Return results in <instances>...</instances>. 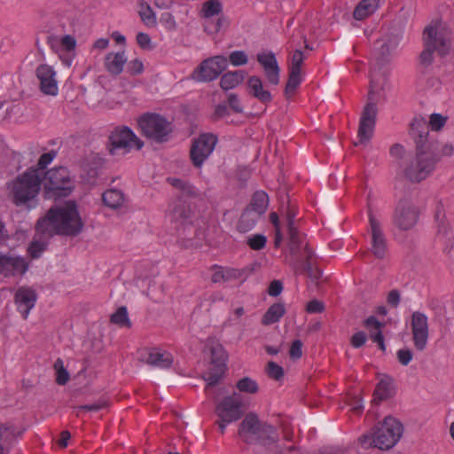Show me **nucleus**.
Here are the masks:
<instances>
[{
  "label": "nucleus",
  "mask_w": 454,
  "mask_h": 454,
  "mask_svg": "<svg viewBox=\"0 0 454 454\" xmlns=\"http://www.w3.org/2000/svg\"><path fill=\"white\" fill-rule=\"evenodd\" d=\"M410 135L416 144V153L398 162L400 175L411 183H420L434 170L438 157V141L428 139L426 119L415 117L410 124Z\"/></svg>",
  "instance_id": "nucleus-1"
},
{
  "label": "nucleus",
  "mask_w": 454,
  "mask_h": 454,
  "mask_svg": "<svg viewBox=\"0 0 454 454\" xmlns=\"http://www.w3.org/2000/svg\"><path fill=\"white\" fill-rule=\"evenodd\" d=\"M82 228L83 223L76 204L73 200L51 207L35 225L37 233L46 239H50L54 235L74 237L82 231Z\"/></svg>",
  "instance_id": "nucleus-2"
},
{
  "label": "nucleus",
  "mask_w": 454,
  "mask_h": 454,
  "mask_svg": "<svg viewBox=\"0 0 454 454\" xmlns=\"http://www.w3.org/2000/svg\"><path fill=\"white\" fill-rule=\"evenodd\" d=\"M43 179L35 168H27L7 184L9 198L20 207L31 209L37 204Z\"/></svg>",
  "instance_id": "nucleus-3"
},
{
  "label": "nucleus",
  "mask_w": 454,
  "mask_h": 454,
  "mask_svg": "<svg viewBox=\"0 0 454 454\" xmlns=\"http://www.w3.org/2000/svg\"><path fill=\"white\" fill-rule=\"evenodd\" d=\"M450 35L449 27L442 21L429 23L423 31L424 50L419 55L420 63L430 66L434 61V52L439 56H446L450 50Z\"/></svg>",
  "instance_id": "nucleus-4"
},
{
  "label": "nucleus",
  "mask_w": 454,
  "mask_h": 454,
  "mask_svg": "<svg viewBox=\"0 0 454 454\" xmlns=\"http://www.w3.org/2000/svg\"><path fill=\"white\" fill-rule=\"evenodd\" d=\"M403 432L400 421L392 417H387L371 432L359 437L358 442L364 449L375 447L380 450H389L400 440Z\"/></svg>",
  "instance_id": "nucleus-5"
},
{
  "label": "nucleus",
  "mask_w": 454,
  "mask_h": 454,
  "mask_svg": "<svg viewBox=\"0 0 454 454\" xmlns=\"http://www.w3.org/2000/svg\"><path fill=\"white\" fill-rule=\"evenodd\" d=\"M238 435L247 444H271L278 441L276 428L262 421L254 412H248L239 425Z\"/></svg>",
  "instance_id": "nucleus-6"
},
{
  "label": "nucleus",
  "mask_w": 454,
  "mask_h": 454,
  "mask_svg": "<svg viewBox=\"0 0 454 454\" xmlns=\"http://www.w3.org/2000/svg\"><path fill=\"white\" fill-rule=\"evenodd\" d=\"M45 196L48 199L67 197L74 188L69 170L65 167L51 168L42 176Z\"/></svg>",
  "instance_id": "nucleus-7"
},
{
  "label": "nucleus",
  "mask_w": 454,
  "mask_h": 454,
  "mask_svg": "<svg viewBox=\"0 0 454 454\" xmlns=\"http://www.w3.org/2000/svg\"><path fill=\"white\" fill-rule=\"evenodd\" d=\"M137 121L142 134L157 143L167 142L173 131L172 122L158 114H145Z\"/></svg>",
  "instance_id": "nucleus-8"
},
{
  "label": "nucleus",
  "mask_w": 454,
  "mask_h": 454,
  "mask_svg": "<svg viewBox=\"0 0 454 454\" xmlns=\"http://www.w3.org/2000/svg\"><path fill=\"white\" fill-rule=\"evenodd\" d=\"M144 142L126 126L114 128L108 136V151L111 155L126 154L131 149L140 150Z\"/></svg>",
  "instance_id": "nucleus-9"
},
{
  "label": "nucleus",
  "mask_w": 454,
  "mask_h": 454,
  "mask_svg": "<svg viewBox=\"0 0 454 454\" xmlns=\"http://www.w3.org/2000/svg\"><path fill=\"white\" fill-rule=\"evenodd\" d=\"M420 211L415 201L410 196L402 197L393 213V223L400 231H410L419 222Z\"/></svg>",
  "instance_id": "nucleus-10"
},
{
  "label": "nucleus",
  "mask_w": 454,
  "mask_h": 454,
  "mask_svg": "<svg viewBox=\"0 0 454 454\" xmlns=\"http://www.w3.org/2000/svg\"><path fill=\"white\" fill-rule=\"evenodd\" d=\"M377 90V86L375 85V82L373 79L371 80L370 90L368 93V102L365 105L362 117L359 122L358 128V137L359 141L356 142L354 145L356 146L358 145H364L370 141L372 137L374 126L376 122V115H377V106L373 98L375 90Z\"/></svg>",
  "instance_id": "nucleus-11"
},
{
  "label": "nucleus",
  "mask_w": 454,
  "mask_h": 454,
  "mask_svg": "<svg viewBox=\"0 0 454 454\" xmlns=\"http://www.w3.org/2000/svg\"><path fill=\"white\" fill-rule=\"evenodd\" d=\"M228 67V59L223 55H216L204 59L192 73V80L207 82L215 80Z\"/></svg>",
  "instance_id": "nucleus-12"
},
{
  "label": "nucleus",
  "mask_w": 454,
  "mask_h": 454,
  "mask_svg": "<svg viewBox=\"0 0 454 454\" xmlns=\"http://www.w3.org/2000/svg\"><path fill=\"white\" fill-rule=\"evenodd\" d=\"M288 253L290 264L294 268L311 260L315 254L306 238L300 233L288 235Z\"/></svg>",
  "instance_id": "nucleus-13"
},
{
  "label": "nucleus",
  "mask_w": 454,
  "mask_h": 454,
  "mask_svg": "<svg viewBox=\"0 0 454 454\" xmlns=\"http://www.w3.org/2000/svg\"><path fill=\"white\" fill-rule=\"evenodd\" d=\"M434 219L436 228V239L442 244L444 252L449 253L454 246V236L442 201H438L436 204Z\"/></svg>",
  "instance_id": "nucleus-14"
},
{
  "label": "nucleus",
  "mask_w": 454,
  "mask_h": 454,
  "mask_svg": "<svg viewBox=\"0 0 454 454\" xmlns=\"http://www.w3.org/2000/svg\"><path fill=\"white\" fill-rule=\"evenodd\" d=\"M368 219L371 233V252L378 259H383L386 255L387 247L381 223L372 212V206L367 204Z\"/></svg>",
  "instance_id": "nucleus-15"
},
{
  "label": "nucleus",
  "mask_w": 454,
  "mask_h": 454,
  "mask_svg": "<svg viewBox=\"0 0 454 454\" xmlns=\"http://www.w3.org/2000/svg\"><path fill=\"white\" fill-rule=\"evenodd\" d=\"M227 355L222 345L211 348V367L203 379L207 382V388L218 384L226 370Z\"/></svg>",
  "instance_id": "nucleus-16"
},
{
  "label": "nucleus",
  "mask_w": 454,
  "mask_h": 454,
  "mask_svg": "<svg viewBox=\"0 0 454 454\" xmlns=\"http://www.w3.org/2000/svg\"><path fill=\"white\" fill-rule=\"evenodd\" d=\"M412 342L418 351H424L429 338L428 318L426 314L414 311L411 317Z\"/></svg>",
  "instance_id": "nucleus-17"
},
{
  "label": "nucleus",
  "mask_w": 454,
  "mask_h": 454,
  "mask_svg": "<svg viewBox=\"0 0 454 454\" xmlns=\"http://www.w3.org/2000/svg\"><path fill=\"white\" fill-rule=\"evenodd\" d=\"M216 143V136L210 133L202 134L193 141L190 155L196 168L203 165L205 160L212 153Z\"/></svg>",
  "instance_id": "nucleus-18"
},
{
  "label": "nucleus",
  "mask_w": 454,
  "mask_h": 454,
  "mask_svg": "<svg viewBox=\"0 0 454 454\" xmlns=\"http://www.w3.org/2000/svg\"><path fill=\"white\" fill-rule=\"evenodd\" d=\"M242 406L241 396L234 393L219 402L215 407V412L219 419L227 422H234L242 417Z\"/></svg>",
  "instance_id": "nucleus-19"
},
{
  "label": "nucleus",
  "mask_w": 454,
  "mask_h": 454,
  "mask_svg": "<svg viewBox=\"0 0 454 454\" xmlns=\"http://www.w3.org/2000/svg\"><path fill=\"white\" fill-rule=\"evenodd\" d=\"M35 76L39 81V90L43 95L56 97L59 94L57 73L53 67L40 64L35 69Z\"/></svg>",
  "instance_id": "nucleus-20"
},
{
  "label": "nucleus",
  "mask_w": 454,
  "mask_h": 454,
  "mask_svg": "<svg viewBox=\"0 0 454 454\" xmlns=\"http://www.w3.org/2000/svg\"><path fill=\"white\" fill-rule=\"evenodd\" d=\"M257 61L262 67L268 82L277 86L280 81V68L274 53L270 51L258 53Z\"/></svg>",
  "instance_id": "nucleus-21"
},
{
  "label": "nucleus",
  "mask_w": 454,
  "mask_h": 454,
  "mask_svg": "<svg viewBox=\"0 0 454 454\" xmlns=\"http://www.w3.org/2000/svg\"><path fill=\"white\" fill-rule=\"evenodd\" d=\"M140 361L155 368L168 369L173 364V356L156 348H148L141 355Z\"/></svg>",
  "instance_id": "nucleus-22"
},
{
  "label": "nucleus",
  "mask_w": 454,
  "mask_h": 454,
  "mask_svg": "<svg viewBox=\"0 0 454 454\" xmlns=\"http://www.w3.org/2000/svg\"><path fill=\"white\" fill-rule=\"evenodd\" d=\"M37 299L35 291L30 287H20L15 294V303L23 318H27Z\"/></svg>",
  "instance_id": "nucleus-23"
},
{
  "label": "nucleus",
  "mask_w": 454,
  "mask_h": 454,
  "mask_svg": "<svg viewBox=\"0 0 454 454\" xmlns=\"http://www.w3.org/2000/svg\"><path fill=\"white\" fill-rule=\"evenodd\" d=\"M27 269V265L23 258L0 254V274H24Z\"/></svg>",
  "instance_id": "nucleus-24"
},
{
  "label": "nucleus",
  "mask_w": 454,
  "mask_h": 454,
  "mask_svg": "<svg viewBox=\"0 0 454 454\" xmlns=\"http://www.w3.org/2000/svg\"><path fill=\"white\" fill-rule=\"evenodd\" d=\"M247 90L250 96L262 104H269L272 101L271 93L264 88L262 81L259 76L252 75L248 78Z\"/></svg>",
  "instance_id": "nucleus-25"
},
{
  "label": "nucleus",
  "mask_w": 454,
  "mask_h": 454,
  "mask_svg": "<svg viewBox=\"0 0 454 454\" xmlns=\"http://www.w3.org/2000/svg\"><path fill=\"white\" fill-rule=\"evenodd\" d=\"M192 215V211L183 200H177L169 206L168 215L172 222L185 224Z\"/></svg>",
  "instance_id": "nucleus-26"
},
{
  "label": "nucleus",
  "mask_w": 454,
  "mask_h": 454,
  "mask_svg": "<svg viewBox=\"0 0 454 454\" xmlns=\"http://www.w3.org/2000/svg\"><path fill=\"white\" fill-rule=\"evenodd\" d=\"M211 280L213 283L228 282L241 278L246 270H237L233 268H223L219 266L213 267Z\"/></svg>",
  "instance_id": "nucleus-27"
},
{
  "label": "nucleus",
  "mask_w": 454,
  "mask_h": 454,
  "mask_svg": "<svg viewBox=\"0 0 454 454\" xmlns=\"http://www.w3.org/2000/svg\"><path fill=\"white\" fill-rule=\"evenodd\" d=\"M16 436L15 427L13 425L9 423H0V454L10 453Z\"/></svg>",
  "instance_id": "nucleus-28"
},
{
  "label": "nucleus",
  "mask_w": 454,
  "mask_h": 454,
  "mask_svg": "<svg viewBox=\"0 0 454 454\" xmlns=\"http://www.w3.org/2000/svg\"><path fill=\"white\" fill-rule=\"evenodd\" d=\"M126 61L127 59L125 58L124 51L118 53L110 52L106 56L105 66L109 73L117 75L122 72Z\"/></svg>",
  "instance_id": "nucleus-29"
},
{
  "label": "nucleus",
  "mask_w": 454,
  "mask_h": 454,
  "mask_svg": "<svg viewBox=\"0 0 454 454\" xmlns=\"http://www.w3.org/2000/svg\"><path fill=\"white\" fill-rule=\"evenodd\" d=\"M269 206V196L263 191H256L251 199L247 209H250L259 215H262Z\"/></svg>",
  "instance_id": "nucleus-30"
},
{
  "label": "nucleus",
  "mask_w": 454,
  "mask_h": 454,
  "mask_svg": "<svg viewBox=\"0 0 454 454\" xmlns=\"http://www.w3.org/2000/svg\"><path fill=\"white\" fill-rule=\"evenodd\" d=\"M379 7V0H361L354 10L353 17L362 20L372 15Z\"/></svg>",
  "instance_id": "nucleus-31"
},
{
  "label": "nucleus",
  "mask_w": 454,
  "mask_h": 454,
  "mask_svg": "<svg viewBox=\"0 0 454 454\" xmlns=\"http://www.w3.org/2000/svg\"><path fill=\"white\" fill-rule=\"evenodd\" d=\"M394 393L393 380L385 376L378 383L374 391V402H380L392 396Z\"/></svg>",
  "instance_id": "nucleus-32"
},
{
  "label": "nucleus",
  "mask_w": 454,
  "mask_h": 454,
  "mask_svg": "<svg viewBox=\"0 0 454 454\" xmlns=\"http://www.w3.org/2000/svg\"><path fill=\"white\" fill-rule=\"evenodd\" d=\"M261 217V215L252 210L246 208L239 218L238 230L243 233L250 231L254 228L256 223Z\"/></svg>",
  "instance_id": "nucleus-33"
},
{
  "label": "nucleus",
  "mask_w": 454,
  "mask_h": 454,
  "mask_svg": "<svg viewBox=\"0 0 454 454\" xmlns=\"http://www.w3.org/2000/svg\"><path fill=\"white\" fill-rule=\"evenodd\" d=\"M285 305L280 302H276L272 304L265 312L262 318V324L264 325H270L278 322L279 319L285 315Z\"/></svg>",
  "instance_id": "nucleus-34"
},
{
  "label": "nucleus",
  "mask_w": 454,
  "mask_h": 454,
  "mask_svg": "<svg viewBox=\"0 0 454 454\" xmlns=\"http://www.w3.org/2000/svg\"><path fill=\"white\" fill-rule=\"evenodd\" d=\"M102 200L106 206L116 209L123 205L125 197L121 191L118 189H109L103 193Z\"/></svg>",
  "instance_id": "nucleus-35"
},
{
  "label": "nucleus",
  "mask_w": 454,
  "mask_h": 454,
  "mask_svg": "<svg viewBox=\"0 0 454 454\" xmlns=\"http://www.w3.org/2000/svg\"><path fill=\"white\" fill-rule=\"evenodd\" d=\"M245 78V73L241 70L225 73L220 81L223 90H228L238 86Z\"/></svg>",
  "instance_id": "nucleus-36"
},
{
  "label": "nucleus",
  "mask_w": 454,
  "mask_h": 454,
  "mask_svg": "<svg viewBox=\"0 0 454 454\" xmlns=\"http://www.w3.org/2000/svg\"><path fill=\"white\" fill-rule=\"evenodd\" d=\"M48 240L36 232L27 249L29 255L34 259L39 258L46 249Z\"/></svg>",
  "instance_id": "nucleus-37"
},
{
  "label": "nucleus",
  "mask_w": 454,
  "mask_h": 454,
  "mask_svg": "<svg viewBox=\"0 0 454 454\" xmlns=\"http://www.w3.org/2000/svg\"><path fill=\"white\" fill-rule=\"evenodd\" d=\"M223 4L220 0H207L202 4L201 15L209 19L222 13Z\"/></svg>",
  "instance_id": "nucleus-38"
},
{
  "label": "nucleus",
  "mask_w": 454,
  "mask_h": 454,
  "mask_svg": "<svg viewBox=\"0 0 454 454\" xmlns=\"http://www.w3.org/2000/svg\"><path fill=\"white\" fill-rule=\"evenodd\" d=\"M301 82V72L289 70L288 81L285 87V96L286 98H290L292 97Z\"/></svg>",
  "instance_id": "nucleus-39"
},
{
  "label": "nucleus",
  "mask_w": 454,
  "mask_h": 454,
  "mask_svg": "<svg viewBox=\"0 0 454 454\" xmlns=\"http://www.w3.org/2000/svg\"><path fill=\"white\" fill-rule=\"evenodd\" d=\"M53 368L56 372V382L60 386L66 385L69 381L70 375L64 366L63 360L58 358L54 363Z\"/></svg>",
  "instance_id": "nucleus-40"
},
{
  "label": "nucleus",
  "mask_w": 454,
  "mask_h": 454,
  "mask_svg": "<svg viewBox=\"0 0 454 454\" xmlns=\"http://www.w3.org/2000/svg\"><path fill=\"white\" fill-rule=\"evenodd\" d=\"M111 322L121 326L130 327L131 323L128 317L126 307H120L112 316Z\"/></svg>",
  "instance_id": "nucleus-41"
},
{
  "label": "nucleus",
  "mask_w": 454,
  "mask_h": 454,
  "mask_svg": "<svg viewBox=\"0 0 454 454\" xmlns=\"http://www.w3.org/2000/svg\"><path fill=\"white\" fill-rule=\"evenodd\" d=\"M55 156L56 153L53 151L43 153L40 156L36 166L31 167L30 168H35L37 170V174H39V176L42 178L45 173L44 168L52 161Z\"/></svg>",
  "instance_id": "nucleus-42"
},
{
  "label": "nucleus",
  "mask_w": 454,
  "mask_h": 454,
  "mask_svg": "<svg viewBox=\"0 0 454 454\" xmlns=\"http://www.w3.org/2000/svg\"><path fill=\"white\" fill-rule=\"evenodd\" d=\"M237 388L240 392L254 394L258 391V385L251 378L244 377L237 382Z\"/></svg>",
  "instance_id": "nucleus-43"
},
{
  "label": "nucleus",
  "mask_w": 454,
  "mask_h": 454,
  "mask_svg": "<svg viewBox=\"0 0 454 454\" xmlns=\"http://www.w3.org/2000/svg\"><path fill=\"white\" fill-rule=\"evenodd\" d=\"M246 242L251 249L261 250L266 246L267 238L262 234H254L248 236Z\"/></svg>",
  "instance_id": "nucleus-44"
},
{
  "label": "nucleus",
  "mask_w": 454,
  "mask_h": 454,
  "mask_svg": "<svg viewBox=\"0 0 454 454\" xmlns=\"http://www.w3.org/2000/svg\"><path fill=\"white\" fill-rule=\"evenodd\" d=\"M295 210L287 201V207L286 211V220L287 223L288 235L299 233L297 228L294 225Z\"/></svg>",
  "instance_id": "nucleus-45"
},
{
  "label": "nucleus",
  "mask_w": 454,
  "mask_h": 454,
  "mask_svg": "<svg viewBox=\"0 0 454 454\" xmlns=\"http://www.w3.org/2000/svg\"><path fill=\"white\" fill-rule=\"evenodd\" d=\"M447 118L440 114H432L429 118V122H427V129L430 126L434 130H440L446 123Z\"/></svg>",
  "instance_id": "nucleus-46"
},
{
  "label": "nucleus",
  "mask_w": 454,
  "mask_h": 454,
  "mask_svg": "<svg viewBox=\"0 0 454 454\" xmlns=\"http://www.w3.org/2000/svg\"><path fill=\"white\" fill-rule=\"evenodd\" d=\"M390 155L396 160V164L399 161L407 160L409 156L406 155V151L401 144H394L389 150Z\"/></svg>",
  "instance_id": "nucleus-47"
},
{
  "label": "nucleus",
  "mask_w": 454,
  "mask_h": 454,
  "mask_svg": "<svg viewBox=\"0 0 454 454\" xmlns=\"http://www.w3.org/2000/svg\"><path fill=\"white\" fill-rule=\"evenodd\" d=\"M267 373L271 379L279 380L284 377V369L275 362L270 361L267 365Z\"/></svg>",
  "instance_id": "nucleus-48"
},
{
  "label": "nucleus",
  "mask_w": 454,
  "mask_h": 454,
  "mask_svg": "<svg viewBox=\"0 0 454 454\" xmlns=\"http://www.w3.org/2000/svg\"><path fill=\"white\" fill-rule=\"evenodd\" d=\"M230 62L234 66V67H239V66H243V65H246L248 61V58H247V55L246 54L245 51H232L231 54H230Z\"/></svg>",
  "instance_id": "nucleus-49"
},
{
  "label": "nucleus",
  "mask_w": 454,
  "mask_h": 454,
  "mask_svg": "<svg viewBox=\"0 0 454 454\" xmlns=\"http://www.w3.org/2000/svg\"><path fill=\"white\" fill-rule=\"evenodd\" d=\"M396 357L403 366H407L413 358V352L408 348H401L396 352Z\"/></svg>",
  "instance_id": "nucleus-50"
},
{
  "label": "nucleus",
  "mask_w": 454,
  "mask_h": 454,
  "mask_svg": "<svg viewBox=\"0 0 454 454\" xmlns=\"http://www.w3.org/2000/svg\"><path fill=\"white\" fill-rule=\"evenodd\" d=\"M223 300V296L220 293H211L204 295L203 300L200 303L201 307L206 308L207 310L211 309V305L215 301Z\"/></svg>",
  "instance_id": "nucleus-51"
},
{
  "label": "nucleus",
  "mask_w": 454,
  "mask_h": 454,
  "mask_svg": "<svg viewBox=\"0 0 454 454\" xmlns=\"http://www.w3.org/2000/svg\"><path fill=\"white\" fill-rule=\"evenodd\" d=\"M140 17L144 22L147 25H154L156 23V18L149 5L142 7L139 12Z\"/></svg>",
  "instance_id": "nucleus-52"
},
{
  "label": "nucleus",
  "mask_w": 454,
  "mask_h": 454,
  "mask_svg": "<svg viewBox=\"0 0 454 454\" xmlns=\"http://www.w3.org/2000/svg\"><path fill=\"white\" fill-rule=\"evenodd\" d=\"M395 44L393 43L391 41L383 42L381 43L380 50H379V54H380V59L382 64L387 60V57L391 54V52L395 49Z\"/></svg>",
  "instance_id": "nucleus-53"
},
{
  "label": "nucleus",
  "mask_w": 454,
  "mask_h": 454,
  "mask_svg": "<svg viewBox=\"0 0 454 454\" xmlns=\"http://www.w3.org/2000/svg\"><path fill=\"white\" fill-rule=\"evenodd\" d=\"M302 63H303V54H302L301 51H300V50L294 51L289 70L301 72Z\"/></svg>",
  "instance_id": "nucleus-54"
},
{
  "label": "nucleus",
  "mask_w": 454,
  "mask_h": 454,
  "mask_svg": "<svg viewBox=\"0 0 454 454\" xmlns=\"http://www.w3.org/2000/svg\"><path fill=\"white\" fill-rule=\"evenodd\" d=\"M290 358L293 360H297L302 356V342L300 340H295L293 341L290 349H289Z\"/></svg>",
  "instance_id": "nucleus-55"
},
{
  "label": "nucleus",
  "mask_w": 454,
  "mask_h": 454,
  "mask_svg": "<svg viewBox=\"0 0 454 454\" xmlns=\"http://www.w3.org/2000/svg\"><path fill=\"white\" fill-rule=\"evenodd\" d=\"M367 336L364 332L360 331L354 333L350 338V344L355 348H359L365 344Z\"/></svg>",
  "instance_id": "nucleus-56"
},
{
  "label": "nucleus",
  "mask_w": 454,
  "mask_h": 454,
  "mask_svg": "<svg viewBox=\"0 0 454 454\" xmlns=\"http://www.w3.org/2000/svg\"><path fill=\"white\" fill-rule=\"evenodd\" d=\"M304 270L307 272L308 276L314 280H317L321 278L322 271L317 269L314 268L311 263V260L306 261L302 263Z\"/></svg>",
  "instance_id": "nucleus-57"
},
{
  "label": "nucleus",
  "mask_w": 454,
  "mask_h": 454,
  "mask_svg": "<svg viewBox=\"0 0 454 454\" xmlns=\"http://www.w3.org/2000/svg\"><path fill=\"white\" fill-rule=\"evenodd\" d=\"M106 406L107 402L106 400H98V402L92 404L81 405L75 407L74 409H76L77 411H98L101 409L106 408Z\"/></svg>",
  "instance_id": "nucleus-58"
},
{
  "label": "nucleus",
  "mask_w": 454,
  "mask_h": 454,
  "mask_svg": "<svg viewBox=\"0 0 454 454\" xmlns=\"http://www.w3.org/2000/svg\"><path fill=\"white\" fill-rule=\"evenodd\" d=\"M62 47L67 51H73L76 46V40L70 35H66L60 39Z\"/></svg>",
  "instance_id": "nucleus-59"
},
{
  "label": "nucleus",
  "mask_w": 454,
  "mask_h": 454,
  "mask_svg": "<svg viewBox=\"0 0 454 454\" xmlns=\"http://www.w3.org/2000/svg\"><path fill=\"white\" fill-rule=\"evenodd\" d=\"M127 70L130 74L137 75L143 72L144 65L139 59H134L129 63Z\"/></svg>",
  "instance_id": "nucleus-60"
},
{
  "label": "nucleus",
  "mask_w": 454,
  "mask_h": 454,
  "mask_svg": "<svg viewBox=\"0 0 454 454\" xmlns=\"http://www.w3.org/2000/svg\"><path fill=\"white\" fill-rule=\"evenodd\" d=\"M324 303L318 300L310 301L306 307V310L308 313H320L324 311Z\"/></svg>",
  "instance_id": "nucleus-61"
},
{
  "label": "nucleus",
  "mask_w": 454,
  "mask_h": 454,
  "mask_svg": "<svg viewBox=\"0 0 454 454\" xmlns=\"http://www.w3.org/2000/svg\"><path fill=\"white\" fill-rule=\"evenodd\" d=\"M438 145H439V147H438L437 153H438L439 160L441 159L442 156H451V155H453V153H454V145L452 144L446 143V144H443V145H440V143L438 142Z\"/></svg>",
  "instance_id": "nucleus-62"
},
{
  "label": "nucleus",
  "mask_w": 454,
  "mask_h": 454,
  "mask_svg": "<svg viewBox=\"0 0 454 454\" xmlns=\"http://www.w3.org/2000/svg\"><path fill=\"white\" fill-rule=\"evenodd\" d=\"M218 18L215 24V32L217 33L223 29H226L230 26V20L223 14L217 15Z\"/></svg>",
  "instance_id": "nucleus-63"
},
{
  "label": "nucleus",
  "mask_w": 454,
  "mask_h": 454,
  "mask_svg": "<svg viewBox=\"0 0 454 454\" xmlns=\"http://www.w3.org/2000/svg\"><path fill=\"white\" fill-rule=\"evenodd\" d=\"M283 290V284L280 280H273L269 286L268 294L270 296H278Z\"/></svg>",
  "instance_id": "nucleus-64"
}]
</instances>
